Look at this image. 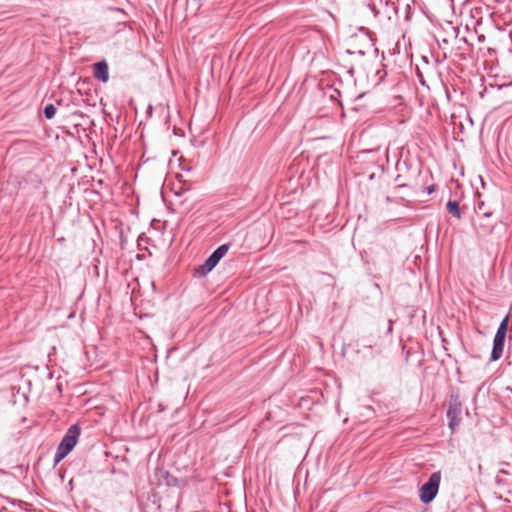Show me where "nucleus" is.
Returning <instances> with one entry per match:
<instances>
[{
	"label": "nucleus",
	"instance_id": "13",
	"mask_svg": "<svg viewBox=\"0 0 512 512\" xmlns=\"http://www.w3.org/2000/svg\"><path fill=\"white\" fill-rule=\"evenodd\" d=\"M0 512H6V508L0 509Z\"/></svg>",
	"mask_w": 512,
	"mask_h": 512
},
{
	"label": "nucleus",
	"instance_id": "7",
	"mask_svg": "<svg viewBox=\"0 0 512 512\" xmlns=\"http://www.w3.org/2000/svg\"><path fill=\"white\" fill-rule=\"evenodd\" d=\"M446 208L451 215L455 216L458 219L461 217L459 204L457 201H449L446 204Z\"/></svg>",
	"mask_w": 512,
	"mask_h": 512
},
{
	"label": "nucleus",
	"instance_id": "9",
	"mask_svg": "<svg viewBox=\"0 0 512 512\" xmlns=\"http://www.w3.org/2000/svg\"><path fill=\"white\" fill-rule=\"evenodd\" d=\"M478 227L481 228L483 234H489L492 232L493 226L488 223H482L481 221L478 223Z\"/></svg>",
	"mask_w": 512,
	"mask_h": 512
},
{
	"label": "nucleus",
	"instance_id": "4",
	"mask_svg": "<svg viewBox=\"0 0 512 512\" xmlns=\"http://www.w3.org/2000/svg\"><path fill=\"white\" fill-rule=\"evenodd\" d=\"M509 316L507 315L500 323L494 337L493 348L491 352H503L504 341L507 333Z\"/></svg>",
	"mask_w": 512,
	"mask_h": 512
},
{
	"label": "nucleus",
	"instance_id": "10",
	"mask_svg": "<svg viewBox=\"0 0 512 512\" xmlns=\"http://www.w3.org/2000/svg\"><path fill=\"white\" fill-rule=\"evenodd\" d=\"M502 354H491L490 361H497L500 359Z\"/></svg>",
	"mask_w": 512,
	"mask_h": 512
},
{
	"label": "nucleus",
	"instance_id": "5",
	"mask_svg": "<svg viewBox=\"0 0 512 512\" xmlns=\"http://www.w3.org/2000/svg\"><path fill=\"white\" fill-rule=\"evenodd\" d=\"M461 412L462 407L461 404L457 401L450 402L449 408L447 411V418L449 419V428L452 430V432L455 430V428L459 425L461 421Z\"/></svg>",
	"mask_w": 512,
	"mask_h": 512
},
{
	"label": "nucleus",
	"instance_id": "2",
	"mask_svg": "<svg viewBox=\"0 0 512 512\" xmlns=\"http://www.w3.org/2000/svg\"><path fill=\"white\" fill-rule=\"evenodd\" d=\"M441 482V472L432 473L426 483L419 489V498L422 503H430L436 497Z\"/></svg>",
	"mask_w": 512,
	"mask_h": 512
},
{
	"label": "nucleus",
	"instance_id": "11",
	"mask_svg": "<svg viewBox=\"0 0 512 512\" xmlns=\"http://www.w3.org/2000/svg\"><path fill=\"white\" fill-rule=\"evenodd\" d=\"M490 216H491V213L485 212V211L483 212V218L484 219H488Z\"/></svg>",
	"mask_w": 512,
	"mask_h": 512
},
{
	"label": "nucleus",
	"instance_id": "12",
	"mask_svg": "<svg viewBox=\"0 0 512 512\" xmlns=\"http://www.w3.org/2000/svg\"><path fill=\"white\" fill-rule=\"evenodd\" d=\"M481 210H482V204H481V205H479L478 212H477V213H478V215L480 214V211H481Z\"/></svg>",
	"mask_w": 512,
	"mask_h": 512
},
{
	"label": "nucleus",
	"instance_id": "8",
	"mask_svg": "<svg viewBox=\"0 0 512 512\" xmlns=\"http://www.w3.org/2000/svg\"><path fill=\"white\" fill-rule=\"evenodd\" d=\"M56 113V108L52 104H48L44 108V115L47 119H51L54 117Z\"/></svg>",
	"mask_w": 512,
	"mask_h": 512
},
{
	"label": "nucleus",
	"instance_id": "6",
	"mask_svg": "<svg viewBox=\"0 0 512 512\" xmlns=\"http://www.w3.org/2000/svg\"><path fill=\"white\" fill-rule=\"evenodd\" d=\"M94 77L104 83L109 80L108 66L105 62L94 64Z\"/></svg>",
	"mask_w": 512,
	"mask_h": 512
},
{
	"label": "nucleus",
	"instance_id": "3",
	"mask_svg": "<svg viewBox=\"0 0 512 512\" xmlns=\"http://www.w3.org/2000/svg\"><path fill=\"white\" fill-rule=\"evenodd\" d=\"M229 250L228 244H222L219 246L202 264L198 267L197 273L199 275H206L209 273L217 264L218 262L225 256V254Z\"/></svg>",
	"mask_w": 512,
	"mask_h": 512
},
{
	"label": "nucleus",
	"instance_id": "1",
	"mask_svg": "<svg viewBox=\"0 0 512 512\" xmlns=\"http://www.w3.org/2000/svg\"><path fill=\"white\" fill-rule=\"evenodd\" d=\"M80 435V428L78 425H72L64 437L62 438L56 450L54 461L55 463L63 460L75 447Z\"/></svg>",
	"mask_w": 512,
	"mask_h": 512
}]
</instances>
